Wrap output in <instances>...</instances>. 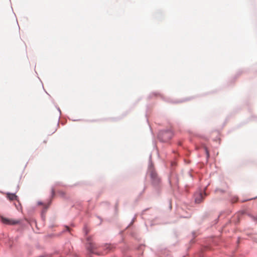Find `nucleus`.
I'll return each instance as SVG.
<instances>
[{"mask_svg": "<svg viewBox=\"0 0 257 257\" xmlns=\"http://www.w3.org/2000/svg\"><path fill=\"white\" fill-rule=\"evenodd\" d=\"M205 195V193L203 194L201 193L196 194L195 198V202L197 203H200V202H201L203 199H204V196Z\"/></svg>", "mask_w": 257, "mask_h": 257, "instance_id": "obj_4", "label": "nucleus"}, {"mask_svg": "<svg viewBox=\"0 0 257 257\" xmlns=\"http://www.w3.org/2000/svg\"><path fill=\"white\" fill-rule=\"evenodd\" d=\"M7 197L11 201L17 200L18 197L15 194L7 193Z\"/></svg>", "mask_w": 257, "mask_h": 257, "instance_id": "obj_5", "label": "nucleus"}, {"mask_svg": "<svg viewBox=\"0 0 257 257\" xmlns=\"http://www.w3.org/2000/svg\"><path fill=\"white\" fill-rule=\"evenodd\" d=\"M87 249L92 253L94 252V250L95 248H96V245L95 243H94L90 237H88L87 238Z\"/></svg>", "mask_w": 257, "mask_h": 257, "instance_id": "obj_3", "label": "nucleus"}, {"mask_svg": "<svg viewBox=\"0 0 257 257\" xmlns=\"http://www.w3.org/2000/svg\"><path fill=\"white\" fill-rule=\"evenodd\" d=\"M106 248H109V249L110 250V245H107Z\"/></svg>", "mask_w": 257, "mask_h": 257, "instance_id": "obj_10", "label": "nucleus"}, {"mask_svg": "<svg viewBox=\"0 0 257 257\" xmlns=\"http://www.w3.org/2000/svg\"><path fill=\"white\" fill-rule=\"evenodd\" d=\"M150 176L151 178L155 182H157L158 181V179L157 177V175L156 173L154 172L153 171H152L150 174Z\"/></svg>", "mask_w": 257, "mask_h": 257, "instance_id": "obj_6", "label": "nucleus"}, {"mask_svg": "<svg viewBox=\"0 0 257 257\" xmlns=\"http://www.w3.org/2000/svg\"><path fill=\"white\" fill-rule=\"evenodd\" d=\"M59 193L62 196H63L65 193L63 192H59Z\"/></svg>", "mask_w": 257, "mask_h": 257, "instance_id": "obj_9", "label": "nucleus"}, {"mask_svg": "<svg viewBox=\"0 0 257 257\" xmlns=\"http://www.w3.org/2000/svg\"><path fill=\"white\" fill-rule=\"evenodd\" d=\"M173 136V133L170 131L162 132L160 134V137L163 142H167L169 141L172 138Z\"/></svg>", "mask_w": 257, "mask_h": 257, "instance_id": "obj_1", "label": "nucleus"}, {"mask_svg": "<svg viewBox=\"0 0 257 257\" xmlns=\"http://www.w3.org/2000/svg\"><path fill=\"white\" fill-rule=\"evenodd\" d=\"M205 151H206L207 156V157H209V152L206 149H205Z\"/></svg>", "mask_w": 257, "mask_h": 257, "instance_id": "obj_8", "label": "nucleus"}, {"mask_svg": "<svg viewBox=\"0 0 257 257\" xmlns=\"http://www.w3.org/2000/svg\"><path fill=\"white\" fill-rule=\"evenodd\" d=\"M1 218L2 222L5 224L15 225L18 224L20 222V221L19 220L6 218L3 216H1Z\"/></svg>", "mask_w": 257, "mask_h": 257, "instance_id": "obj_2", "label": "nucleus"}, {"mask_svg": "<svg viewBox=\"0 0 257 257\" xmlns=\"http://www.w3.org/2000/svg\"><path fill=\"white\" fill-rule=\"evenodd\" d=\"M51 194L52 196H54L55 195V190L53 188H52L51 190Z\"/></svg>", "mask_w": 257, "mask_h": 257, "instance_id": "obj_7", "label": "nucleus"}]
</instances>
